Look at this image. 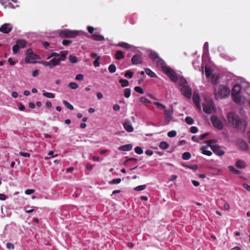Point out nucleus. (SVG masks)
Returning a JSON list of instances; mask_svg holds the SVG:
<instances>
[{
	"label": "nucleus",
	"mask_w": 250,
	"mask_h": 250,
	"mask_svg": "<svg viewBox=\"0 0 250 250\" xmlns=\"http://www.w3.org/2000/svg\"><path fill=\"white\" fill-rule=\"evenodd\" d=\"M227 117L229 123L232 127L245 130L246 124L244 120L240 119L237 115L233 112H230L228 113Z\"/></svg>",
	"instance_id": "obj_1"
},
{
	"label": "nucleus",
	"mask_w": 250,
	"mask_h": 250,
	"mask_svg": "<svg viewBox=\"0 0 250 250\" xmlns=\"http://www.w3.org/2000/svg\"><path fill=\"white\" fill-rule=\"evenodd\" d=\"M230 93V89L229 87L220 85L214 90V94L216 100L222 99L229 96Z\"/></svg>",
	"instance_id": "obj_2"
},
{
	"label": "nucleus",
	"mask_w": 250,
	"mask_h": 250,
	"mask_svg": "<svg viewBox=\"0 0 250 250\" xmlns=\"http://www.w3.org/2000/svg\"><path fill=\"white\" fill-rule=\"evenodd\" d=\"M25 62L26 63H36V60L40 59L38 55L35 54L31 48H29L25 53Z\"/></svg>",
	"instance_id": "obj_3"
},
{
	"label": "nucleus",
	"mask_w": 250,
	"mask_h": 250,
	"mask_svg": "<svg viewBox=\"0 0 250 250\" xmlns=\"http://www.w3.org/2000/svg\"><path fill=\"white\" fill-rule=\"evenodd\" d=\"M59 35L62 38H74L79 35V31L65 29L60 31Z\"/></svg>",
	"instance_id": "obj_4"
},
{
	"label": "nucleus",
	"mask_w": 250,
	"mask_h": 250,
	"mask_svg": "<svg viewBox=\"0 0 250 250\" xmlns=\"http://www.w3.org/2000/svg\"><path fill=\"white\" fill-rule=\"evenodd\" d=\"M0 3L5 8H15L19 6L17 0H0Z\"/></svg>",
	"instance_id": "obj_5"
},
{
	"label": "nucleus",
	"mask_w": 250,
	"mask_h": 250,
	"mask_svg": "<svg viewBox=\"0 0 250 250\" xmlns=\"http://www.w3.org/2000/svg\"><path fill=\"white\" fill-rule=\"evenodd\" d=\"M164 72L170 78L173 82L176 83L178 81V77L176 73L171 68H167Z\"/></svg>",
	"instance_id": "obj_6"
},
{
	"label": "nucleus",
	"mask_w": 250,
	"mask_h": 250,
	"mask_svg": "<svg viewBox=\"0 0 250 250\" xmlns=\"http://www.w3.org/2000/svg\"><path fill=\"white\" fill-rule=\"evenodd\" d=\"M180 91L183 96L188 99H190L192 96V89L188 85H184L180 89Z\"/></svg>",
	"instance_id": "obj_7"
},
{
	"label": "nucleus",
	"mask_w": 250,
	"mask_h": 250,
	"mask_svg": "<svg viewBox=\"0 0 250 250\" xmlns=\"http://www.w3.org/2000/svg\"><path fill=\"white\" fill-rule=\"evenodd\" d=\"M210 120L215 127L217 128L219 130H222L223 128V123L217 116H212L210 118Z\"/></svg>",
	"instance_id": "obj_8"
},
{
	"label": "nucleus",
	"mask_w": 250,
	"mask_h": 250,
	"mask_svg": "<svg viewBox=\"0 0 250 250\" xmlns=\"http://www.w3.org/2000/svg\"><path fill=\"white\" fill-rule=\"evenodd\" d=\"M164 115L166 125L169 124L173 117V112L172 109L168 110L166 108L164 110Z\"/></svg>",
	"instance_id": "obj_9"
},
{
	"label": "nucleus",
	"mask_w": 250,
	"mask_h": 250,
	"mask_svg": "<svg viewBox=\"0 0 250 250\" xmlns=\"http://www.w3.org/2000/svg\"><path fill=\"white\" fill-rule=\"evenodd\" d=\"M193 103H194L196 108L199 110H201V106L200 104V97L197 92H194L192 97Z\"/></svg>",
	"instance_id": "obj_10"
},
{
	"label": "nucleus",
	"mask_w": 250,
	"mask_h": 250,
	"mask_svg": "<svg viewBox=\"0 0 250 250\" xmlns=\"http://www.w3.org/2000/svg\"><path fill=\"white\" fill-rule=\"evenodd\" d=\"M13 26L10 23H4L0 27V32L5 34L9 33L12 30Z\"/></svg>",
	"instance_id": "obj_11"
},
{
	"label": "nucleus",
	"mask_w": 250,
	"mask_h": 250,
	"mask_svg": "<svg viewBox=\"0 0 250 250\" xmlns=\"http://www.w3.org/2000/svg\"><path fill=\"white\" fill-rule=\"evenodd\" d=\"M211 149L216 155L221 156L225 154V152L221 149L220 146L218 145H212L211 146Z\"/></svg>",
	"instance_id": "obj_12"
},
{
	"label": "nucleus",
	"mask_w": 250,
	"mask_h": 250,
	"mask_svg": "<svg viewBox=\"0 0 250 250\" xmlns=\"http://www.w3.org/2000/svg\"><path fill=\"white\" fill-rule=\"evenodd\" d=\"M131 62L133 64H139L142 63L143 58L140 55L136 54L132 58Z\"/></svg>",
	"instance_id": "obj_13"
},
{
	"label": "nucleus",
	"mask_w": 250,
	"mask_h": 250,
	"mask_svg": "<svg viewBox=\"0 0 250 250\" xmlns=\"http://www.w3.org/2000/svg\"><path fill=\"white\" fill-rule=\"evenodd\" d=\"M124 127L128 132H132L134 130V128L130 121L125 122L124 124Z\"/></svg>",
	"instance_id": "obj_14"
},
{
	"label": "nucleus",
	"mask_w": 250,
	"mask_h": 250,
	"mask_svg": "<svg viewBox=\"0 0 250 250\" xmlns=\"http://www.w3.org/2000/svg\"><path fill=\"white\" fill-rule=\"evenodd\" d=\"M203 107L204 112L207 114H210L212 112L210 102H209L208 104H203Z\"/></svg>",
	"instance_id": "obj_15"
},
{
	"label": "nucleus",
	"mask_w": 250,
	"mask_h": 250,
	"mask_svg": "<svg viewBox=\"0 0 250 250\" xmlns=\"http://www.w3.org/2000/svg\"><path fill=\"white\" fill-rule=\"evenodd\" d=\"M157 65L160 66L163 72L165 71V69L169 68V67L167 66L165 61L162 59H159L157 62Z\"/></svg>",
	"instance_id": "obj_16"
},
{
	"label": "nucleus",
	"mask_w": 250,
	"mask_h": 250,
	"mask_svg": "<svg viewBox=\"0 0 250 250\" xmlns=\"http://www.w3.org/2000/svg\"><path fill=\"white\" fill-rule=\"evenodd\" d=\"M132 149V145L131 144H127L120 146L118 147V150L124 151H128Z\"/></svg>",
	"instance_id": "obj_17"
},
{
	"label": "nucleus",
	"mask_w": 250,
	"mask_h": 250,
	"mask_svg": "<svg viewBox=\"0 0 250 250\" xmlns=\"http://www.w3.org/2000/svg\"><path fill=\"white\" fill-rule=\"evenodd\" d=\"M241 90V86L240 84H235L232 88L231 95H234L235 94H240Z\"/></svg>",
	"instance_id": "obj_18"
},
{
	"label": "nucleus",
	"mask_w": 250,
	"mask_h": 250,
	"mask_svg": "<svg viewBox=\"0 0 250 250\" xmlns=\"http://www.w3.org/2000/svg\"><path fill=\"white\" fill-rule=\"evenodd\" d=\"M16 43L17 45H18V46L19 47V48H24L27 44V42L24 40H18L17 41H16Z\"/></svg>",
	"instance_id": "obj_19"
},
{
	"label": "nucleus",
	"mask_w": 250,
	"mask_h": 250,
	"mask_svg": "<svg viewBox=\"0 0 250 250\" xmlns=\"http://www.w3.org/2000/svg\"><path fill=\"white\" fill-rule=\"evenodd\" d=\"M208 148V146H203L200 148V150L203 154L207 156H211L212 155V152L209 150H207Z\"/></svg>",
	"instance_id": "obj_20"
},
{
	"label": "nucleus",
	"mask_w": 250,
	"mask_h": 250,
	"mask_svg": "<svg viewBox=\"0 0 250 250\" xmlns=\"http://www.w3.org/2000/svg\"><path fill=\"white\" fill-rule=\"evenodd\" d=\"M91 38L93 40L97 41H102L104 40V38L103 36L98 34H93L91 36Z\"/></svg>",
	"instance_id": "obj_21"
},
{
	"label": "nucleus",
	"mask_w": 250,
	"mask_h": 250,
	"mask_svg": "<svg viewBox=\"0 0 250 250\" xmlns=\"http://www.w3.org/2000/svg\"><path fill=\"white\" fill-rule=\"evenodd\" d=\"M115 57L116 60H119L122 59H124L125 56L124 55L123 52L121 50H118L116 51Z\"/></svg>",
	"instance_id": "obj_22"
},
{
	"label": "nucleus",
	"mask_w": 250,
	"mask_h": 250,
	"mask_svg": "<svg viewBox=\"0 0 250 250\" xmlns=\"http://www.w3.org/2000/svg\"><path fill=\"white\" fill-rule=\"evenodd\" d=\"M50 62L51 63V65L54 67L57 65H60L61 61L59 58L57 59L56 58H53L50 60Z\"/></svg>",
	"instance_id": "obj_23"
},
{
	"label": "nucleus",
	"mask_w": 250,
	"mask_h": 250,
	"mask_svg": "<svg viewBox=\"0 0 250 250\" xmlns=\"http://www.w3.org/2000/svg\"><path fill=\"white\" fill-rule=\"evenodd\" d=\"M68 53L67 51H62L60 52V56L61 57L59 58L60 60L61 61H64L66 60V55Z\"/></svg>",
	"instance_id": "obj_24"
},
{
	"label": "nucleus",
	"mask_w": 250,
	"mask_h": 250,
	"mask_svg": "<svg viewBox=\"0 0 250 250\" xmlns=\"http://www.w3.org/2000/svg\"><path fill=\"white\" fill-rule=\"evenodd\" d=\"M231 97L234 102L236 103H238L241 101L240 94L231 95Z\"/></svg>",
	"instance_id": "obj_25"
},
{
	"label": "nucleus",
	"mask_w": 250,
	"mask_h": 250,
	"mask_svg": "<svg viewBox=\"0 0 250 250\" xmlns=\"http://www.w3.org/2000/svg\"><path fill=\"white\" fill-rule=\"evenodd\" d=\"M62 103L65 106V107L67 108V109L71 110L74 109V106L67 101L65 100H63Z\"/></svg>",
	"instance_id": "obj_26"
},
{
	"label": "nucleus",
	"mask_w": 250,
	"mask_h": 250,
	"mask_svg": "<svg viewBox=\"0 0 250 250\" xmlns=\"http://www.w3.org/2000/svg\"><path fill=\"white\" fill-rule=\"evenodd\" d=\"M145 72L147 75L149 76L151 78H155L156 77V74L154 72H153L151 69L149 68H146Z\"/></svg>",
	"instance_id": "obj_27"
},
{
	"label": "nucleus",
	"mask_w": 250,
	"mask_h": 250,
	"mask_svg": "<svg viewBox=\"0 0 250 250\" xmlns=\"http://www.w3.org/2000/svg\"><path fill=\"white\" fill-rule=\"evenodd\" d=\"M178 81L179 85L182 86V87H183L184 85H187V81L183 77H180L179 79H178Z\"/></svg>",
	"instance_id": "obj_28"
},
{
	"label": "nucleus",
	"mask_w": 250,
	"mask_h": 250,
	"mask_svg": "<svg viewBox=\"0 0 250 250\" xmlns=\"http://www.w3.org/2000/svg\"><path fill=\"white\" fill-rule=\"evenodd\" d=\"M68 59L73 63H77L78 62L77 57L73 55H70L68 57Z\"/></svg>",
	"instance_id": "obj_29"
},
{
	"label": "nucleus",
	"mask_w": 250,
	"mask_h": 250,
	"mask_svg": "<svg viewBox=\"0 0 250 250\" xmlns=\"http://www.w3.org/2000/svg\"><path fill=\"white\" fill-rule=\"evenodd\" d=\"M119 82L121 83V85L123 87H125L128 86L129 82L127 80L125 79H120Z\"/></svg>",
	"instance_id": "obj_30"
},
{
	"label": "nucleus",
	"mask_w": 250,
	"mask_h": 250,
	"mask_svg": "<svg viewBox=\"0 0 250 250\" xmlns=\"http://www.w3.org/2000/svg\"><path fill=\"white\" fill-rule=\"evenodd\" d=\"M236 166L239 168H244L245 167L244 162L242 160H238L236 163Z\"/></svg>",
	"instance_id": "obj_31"
},
{
	"label": "nucleus",
	"mask_w": 250,
	"mask_h": 250,
	"mask_svg": "<svg viewBox=\"0 0 250 250\" xmlns=\"http://www.w3.org/2000/svg\"><path fill=\"white\" fill-rule=\"evenodd\" d=\"M159 147L163 149H167L169 147V145L166 142H162L160 143Z\"/></svg>",
	"instance_id": "obj_32"
},
{
	"label": "nucleus",
	"mask_w": 250,
	"mask_h": 250,
	"mask_svg": "<svg viewBox=\"0 0 250 250\" xmlns=\"http://www.w3.org/2000/svg\"><path fill=\"white\" fill-rule=\"evenodd\" d=\"M150 55L152 61H155L156 59H159V55L157 53L154 51H151L150 52Z\"/></svg>",
	"instance_id": "obj_33"
},
{
	"label": "nucleus",
	"mask_w": 250,
	"mask_h": 250,
	"mask_svg": "<svg viewBox=\"0 0 250 250\" xmlns=\"http://www.w3.org/2000/svg\"><path fill=\"white\" fill-rule=\"evenodd\" d=\"M153 104L157 106V107L161 109H163V110L166 108V107L164 104H162L159 102H155L153 103Z\"/></svg>",
	"instance_id": "obj_34"
},
{
	"label": "nucleus",
	"mask_w": 250,
	"mask_h": 250,
	"mask_svg": "<svg viewBox=\"0 0 250 250\" xmlns=\"http://www.w3.org/2000/svg\"><path fill=\"white\" fill-rule=\"evenodd\" d=\"M43 95L44 97H46L48 98H54L55 97L54 94H53L52 93H50V92H45L44 91L43 92Z\"/></svg>",
	"instance_id": "obj_35"
},
{
	"label": "nucleus",
	"mask_w": 250,
	"mask_h": 250,
	"mask_svg": "<svg viewBox=\"0 0 250 250\" xmlns=\"http://www.w3.org/2000/svg\"><path fill=\"white\" fill-rule=\"evenodd\" d=\"M185 121L187 124L191 125L194 123L193 118L190 116H187L185 119Z\"/></svg>",
	"instance_id": "obj_36"
},
{
	"label": "nucleus",
	"mask_w": 250,
	"mask_h": 250,
	"mask_svg": "<svg viewBox=\"0 0 250 250\" xmlns=\"http://www.w3.org/2000/svg\"><path fill=\"white\" fill-rule=\"evenodd\" d=\"M212 73L211 69L209 68L206 67H205V74L207 78H209L211 76Z\"/></svg>",
	"instance_id": "obj_37"
},
{
	"label": "nucleus",
	"mask_w": 250,
	"mask_h": 250,
	"mask_svg": "<svg viewBox=\"0 0 250 250\" xmlns=\"http://www.w3.org/2000/svg\"><path fill=\"white\" fill-rule=\"evenodd\" d=\"M124 95L125 98H129L131 95L130 89L129 88H125L124 90Z\"/></svg>",
	"instance_id": "obj_38"
},
{
	"label": "nucleus",
	"mask_w": 250,
	"mask_h": 250,
	"mask_svg": "<svg viewBox=\"0 0 250 250\" xmlns=\"http://www.w3.org/2000/svg\"><path fill=\"white\" fill-rule=\"evenodd\" d=\"M191 157L190 153L188 152H184L182 155V158L184 160H188L190 159Z\"/></svg>",
	"instance_id": "obj_39"
},
{
	"label": "nucleus",
	"mask_w": 250,
	"mask_h": 250,
	"mask_svg": "<svg viewBox=\"0 0 250 250\" xmlns=\"http://www.w3.org/2000/svg\"><path fill=\"white\" fill-rule=\"evenodd\" d=\"M101 57L100 56H97L96 60L93 62V65L95 67H99L100 66V60Z\"/></svg>",
	"instance_id": "obj_40"
},
{
	"label": "nucleus",
	"mask_w": 250,
	"mask_h": 250,
	"mask_svg": "<svg viewBox=\"0 0 250 250\" xmlns=\"http://www.w3.org/2000/svg\"><path fill=\"white\" fill-rule=\"evenodd\" d=\"M118 45L126 49H129L131 48L130 45L125 42H120L119 43Z\"/></svg>",
	"instance_id": "obj_41"
},
{
	"label": "nucleus",
	"mask_w": 250,
	"mask_h": 250,
	"mask_svg": "<svg viewBox=\"0 0 250 250\" xmlns=\"http://www.w3.org/2000/svg\"><path fill=\"white\" fill-rule=\"evenodd\" d=\"M108 70L110 73H114L116 71V67L114 64H110L108 67Z\"/></svg>",
	"instance_id": "obj_42"
},
{
	"label": "nucleus",
	"mask_w": 250,
	"mask_h": 250,
	"mask_svg": "<svg viewBox=\"0 0 250 250\" xmlns=\"http://www.w3.org/2000/svg\"><path fill=\"white\" fill-rule=\"evenodd\" d=\"M121 182V178H117L112 180V181H110L109 183L111 185H115V184H118L120 183Z\"/></svg>",
	"instance_id": "obj_43"
},
{
	"label": "nucleus",
	"mask_w": 250,
	"mask_h": 250,
	"mask_svg": "<svg viewBox=\"0 0 250 250\" xmlns=\"http://www.w3.org/2000/svg\"><path fill=\"white\" fill-rule=\"evenodd\" d=\"M218 77L215 75H213L211 77L212 83L214 84H216L218 83Z\"/></svg>",
	"instance_id": "obj_44"
},
{
	"label": "nucleus",
	"mask_w": 250,
	"mask_h": 250,
	"mask_svg": "<svg viewBox=\"0 0 250 250\" xmlns=\"http://www.w3.org/2000/svg\"><path fill=\"white\" fill-rule=\"evenodd\" d=\"M134 90L136 92H137L140 94H143L144 93V90L140 86H135L134 88Z\"/></svg>",
	"instance_id": "obj_45"
},
{
	"label": "nucleus",
	"mask_w": 250,
	"mask_h": 250,
	"mask_svg": "<svg viewBox=\"0 0 250 250\" xmlns=\"http://www.w3.org/2000/svg\"><path fill=\"white\" fill-rule=\"evenodd\" d=\"M229 169L230 171L235 173V174H239L240 173V171L235 169L233 166H229Z\"/></svg>",
	"instance_id": "obj_46"
},
{
	"label": "nucleus",
	"mask_w": 250,
	"mask_h": 250,
	"mask_svg": "<svg viewBox=\"0 0 250 250\" xmlns=\"http://www.w3.org/2000/svg\"><path fill=\"white\" fill-rule=\"evenodd\" d=\"M69 86L73 89H76L78 87L79 85L76 83L71 82L69 83Z\"/></svg>",
	"instance_id": "obj_47"
},
{
	"label": "nucleus",
	"mask_w": 250,
	"mask_h": 250,
	"mask_svg": "<svg viewBox=\"0 0 250 250\" xmlns=\"http://www.w3.org/2000/svg\"><path fill=\"white\" fill-rule=\"evenodd\" d=\"M176 134L177 132L176 131L172 130L168 132L167 136L170 138H173L176 136Z\"/></svg>",
	"instance_id": "obj_48"
},
{
	"label": "nucleus",
	"mask_w": 250,
	"mask_h": 250,
	"mask_svg": "<svg viewBox=\"0 0 250 250\" xmlns=\"http://www.w3.org/2000/svg\"><path fill=\"white\" fill-rule=\"evenodd\" d=\"M146 188V186L145 185H140L139 186H137L134 188V190L136 191H141L144 189H145Z\"/></svg>",
	"instance_id": "obj_49"
},
{
	"label": "nucleus",
	"mask_w": 250,
	"mask_h": 250,
	"mask_svg": "<svg viewBox=\"0 0 250 250\" xmlns=\"http://www.w3.org/2000/svg\"><path fill=\"white\" fill-rule=\"evenodd\" d=\"M135 152L138 154H142L143 153V150L140 146H136L135 148Z\"/></svg>",
	"instance_id": "obj_50"
},
{
	"label": "nucleus",
	"mask_w": 250,
	"mask_h": 250,
	"mask_svg": "<svg viewBox=\"0 0 250 250\" xmlns=\"http://www.w3.org/2000/svg\"><path fill=\"white\" fill-rule=\"evenodd\" d=\"M19 50H20V48L18 46V45L17 44V43L13 46L12 51H13L14 54L17 53V52L19 51Z\"/></svg>",
	"instance_id": "obj_51"
},
{
	"label": "nucleus",
	"mask_w": 250,
	"mask_h": 250,
	"mask_svg": "<svg viewBox=\"0 0 250 250\" xmlns=\"http://www.w3.org/2000/svg\"><path fill=\"white\" fill-rule=\"evenodd\" d=\"M45 66H48L50 68L52 69L53 68V66L51 65V63L50 62H41Z\"/></svg>",
	"instance_id": "obj_52"
},
{
	"label": "nucleus",
	"mask_w": 250,
	"mask_h": 250,
	"mask_svg": "<svg viewBox=\"0 0 250 250\" xmlns=\"http://www.w3.org/2000/svg\"><path fill=\"white\" fill-rule=\"evenodd\" d=\"M133 75V73L132 72H131L130 70H127L125 74V77H128L129 78H132Z\"/></svg>",
	"instance_id": "obj_53"
},
{
	"label": "nucleus",
	"mask_w": 250,
	"mask_h": 250,
	"mask_svg": "<svg viewBox=\"0 0 250 250\" xmlns=\"http://www.w3.org/2000/svg\"><path fill=\"white\" fill-rule=\"evenodd\" d=\"M140 101L142 103H151V102L145 97H142L140 98Z\"/></svg>",
	"instance_id": "obj_54"
},
{
	"label": "nucleus",
	"mask_w": 250,
	"mask_h": 250,
	"mask_svg": "<svg viewBox=\"0 0 250 250\" xmlns=\"http://www.w3.org/2000/svg\"><path fill=\"white\" fill-rule=\"evenodd\" d=\"M217 142V140L216 139H212V140H209L207 141V143L208 144V146H209L211 147V146L212 144L213 143H216Z\"/></svg>",
	"instance_id": "obj_55"
},
{
	"label": "nucleus",
	"mask_w": 250,
	"mask_h": 250,
	"mask_svg": "<svg viewBox=\"0 0 250 250\" xmlns=\"http://www.w3.org/2000/svg\"><path fill=\"white\" fill-rule=\"evenodd\" d=\"M59 56H60V54L56 53V52H53V53H51L49 55V56L47 57V60H49L53 57H59Z\"/></svg>",
	"instance_id": "obj_56"
},
{
	"label": "nucleus",
	"mask_w": 250,
	"mask_h": 250,
	"mask_svg": "<svg viewBox=\"0 0 250 250\" xmlns=\"http://www.w3.org/2000/svg\"><path fill=\"white\" fill-rule=\"evenodd\" d=\"M72 43V41L71 40H64L62 42V44L63 45H68L69 44H71Z\"/></svg>",
	"instance_id": "obj_57"
},
{
	"label": "nucleus",
	"mask_w": 250,
	"mask_h": 250,
	"mask_svg": "<svg viewBox=\"0 0 250 250\" xmlns=\"http://www.w3.org/2000/svg\"><path fill=\"white\" fill-rule=\"evenodd\" d=\"M19 155L24 157H29L30 156V153L22 151L20 152Z\"/></svg>",
	"instance_id": "obj_58"
},
{
	"label": "nucleus",
	"mask_w": 250,
	"mask_h": 250,
	"mask_svg": "<svg viewBox=\"0 0 250 250\" xmlns=\"http://www.w3.org/2000/svg\"><path fill=\"white\" fill-rule=\"evenodd\" d=\"M76 80L78 81H83L84 79L83 75L81 74H78L76 77Z\"/></svg>",
	"instance_id": "obj_59"
},
{
	"label": "nucleus",
	"mask_w": 250,
	"mask_h": 250,
	"mask_svg": "<svg viewBox=\"0 0 250 250\" xmlns=\"http://www.w3.org/2000/svg\"><path fill=\"white\" fill-rule=\"evenodd\" d=\"M25 193L27 195H30L35 192V190L33 189H27L25 190Z\"/></svg>",
	"instance_id": "obj_60"
},
{
	"label": "nucleus",
	"mask_w": 250,
	"mask_h": 250,
	"mask_svg": "<svg viewBox=\"0 0 250 250\" xmlns=\"http://www.w3.org/2000/svg\"><path fill=\"white\" fill-rule=\"evenodd\" d=\"M198 131V128L196 126H191L190 128V132L192 133H196Z\"/></svg>",
	"instance_id": "obj_61"
},
{
	"label": "nucleus",
	"mask_w": 250,
	"mask_h": 250,
	"mask_svg": "<svg viewBox=\"0 0 250 250\" xmlns=\"http://www.w3.org/2000/svg\"><path fill=\"white\" fill-rule=\"evenodd\" d=\"M209 134V133H204L202 135H201L200 136H199V139L200 140H202L203 139H204Z\"/></svg>",
	"instance_id": "obj_62"
},
{
	"label": "nucleus",
	"mask_w": 250,
	"mask_h": 250,
	"mask_svg": "<svg viewBox=\"0 0 250 250\" xmlns=\"http://www.w3.org/2000/svg\"><path fill=\"white\" fill-rule=\"evenodd\" d=\"M87 29L88 32L90 34H92L94 31V28L92 26H88Z\"/></svg>",
	"instance_id": "obj_63"
},
{
	"label": "nucleus",
	"mask_w": 250,
	"mask_h": 250,
	"mask_svg": "<svg viewBox=\"0 0 250 250\" xmlns=\"http://www.w3.org/2000/svg\"><path fill=\"white\" fill-rule=\"evenodd\" d=\"M243 187L248 191H250V186L247 184H244L243 185Z\"/></svg>",
	"instance_id": "obj_64"
}]
</instances>
